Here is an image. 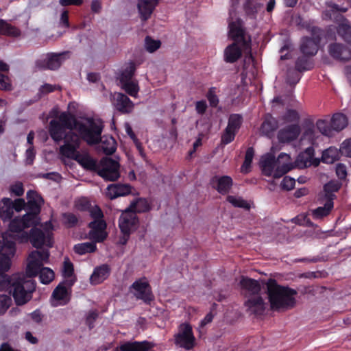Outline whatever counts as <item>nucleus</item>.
Returning <instances> with one entry per match:
<instances>
[{"label":"nucleus","mask_w":351,"mask_h":351,"mask_svg":"<svg viewBox=\"0 0 351 351\" xmlns=\"http://www.w3.org/2000/svg\"><path fill=\"white\" fill-rule=\"evenodd\" d=\"M330 122L333 131L339 132L347 126L348 120L345 114L342 113H336L332 117Z\"/></svg>","instance_id":"obj_38"},{"label":"nucleus","mask_w":351,"mask_h":351,"mask_svg":"<svg viewBox=\"0 0 351 351\" xmlns=\"http://www.w3.org/2000/svg\"><path fill=\"white\" fill-rule=\"evenodd\" d=\"M244 302L245 306L251 313L256 315H261L265 310V303L260 294L247 297Z\"/></svg>","instance_id":"obj_22"},{"label":"nucleus","mask_w":351,"mask_h":351,"mask_svg":"<svg viewBox=\"0 0 351 351\" xmlns=\"http://www.w3.org/2000/svg\"><path fill=\"white\" fill-rule=\"evenodd\" d=\"M329 56L339 62H347L351 60V49L346 44L334 42L327 47Z\"/></svg>","instance_id":"obj_16"},{"label":"nucleus","mask_w":351,"mask_h":351,"mask_svg":"<svg viewBox=\"0 0 351 351\" xmlns=\"http://www.w3.org/2000/svg\"><path fill=\"white\" fill-rule=\"evenodd\" d=\"M85 169L97 173L99 167V163L88 154H80L78 152L75 154L73 158Z\"/></svg>","instance_id":"obj_31"},{"label":"nucleus","mask_w":351,"mask_h":351,"mask_svg":"<svg viewBox=\"0 0 351 351\" xmlns=\"http://www.w3.org/2000/svg\"><path fill=\"white\" fill-rule=\"evenodd\" d=\"M278 121L271 115H267L261 126V132L263 135L269 138H271L274 134V132L278 129Z\"/></svg>","instance_id":"obj_33"},{"label":"nucleus","mask_w":351,"mask_h":351,"mask_svg":"<svg viewBox=\"0 0 351 351\" xmlns=\"http://www.w3.org/2000/svg\"><path fill=\"white\" fill-rule=\"evenodd\" d=\"M319 44L311 39V37L304 36L302 38L300 50L303 55L306 56H314L317 54Z\"/></svg>","instance_id":"obj_30"},{"label":"nucleus","mask_w":351,"mask_h":351,"mask_svg":"<svg viewBox=\"0 0 351 351\" xmlns=\"http://www.w3.org/2000/svg\"><path fill=\"white\" fill-rule=\"evenodd\" d=\"M240 285L245 291L244 295L246 298L260 294L261 287L256 280L243 276L240 280Z\"/></svg>","instance_id":"obj_27"},{"label":"nucleus","mask_w":351,"mask_h":351,"mask_svg":"<svg viewBox=\"0 0 351 351\" xmlns=\"http://www.w3.org/2000/svg\"><path fill=\"white\" fill-rule=\"evenodd\" d=\"M99 316V313L97 310L90 311L88 312L86 317V324L91 330L94 328V322Z\"/></svg>","instance_id":"obj_61"},{"label":"nucleus","mask_w":351,"mask_h":351,"mask_svg":"<svg viewBox=\"0 0 351 351\" xmlns=\"http://www.w3.org/2000/svg\"><path fill=\"white\" fill-rule=\"evenodd\" d=\"M12 255H9L5 253L0 254V272L5 274V271H8L10 267V257Z\"/></svg>","instance_id":"obj_55"},{"label":"nucleus","mask_w":351,"mask_h":351,"mask_svg":"<svg viewBox=\"0 0 351 351\" xmlns=\"http://www.w3.org/2000/svg\"><path fill=\"white\" fill-rule=\"evenodd\" d=\"M281 119L285 123H298L300 120V115L297 110L288 109L282 116Z\"/></svg>","instance_id":"obj_48"},{"label":"nucleus","mask_w":351,"mask_h":351,"mask_svg":"<svg viewBox=\"0 0 351 351\" xmlns=\"http://www.w3.org/2000/svg\"><path fill=\"white\" fill-rule=\"evenodd\" d=\"M138 219L134 210L129 208H125L119 219V227L120 230L134 231L138 224Z\"/></svg>","instance_id":"obj_20"},{"label":"nucleus","mask_w":351,"mask_h":351,"mask_svg":"<svg viewBox=\"0 0 351 351\" xmlns=\"http://www.w3.org/2000/svg\"><path fill=\"white\" fill-rule=\"evenodd\" d=\"M10 285L4 291H8L19 306L23 305L32 298V293L36 290V284L32 279H25L18 275L8 276Z\"/></svg>","instance_id":"obj_4"},{"label":"nucleus","mask_w":351,"mask_h":351,"mask_svg":"<svg viewBox=\"0 0 351 351\" xmlns=\"http://www.w3.org/2000/svg\"><path fill=\"white\" fill-rule=\"evenodd\" d=\"M75 121V116L69 112H62L56 119L51 120L48 132L52 140L57 143L63 141L66 130H74Z\"/></svg>","instance_id":"obj_5"},{"label":"nucleus","mask_w":351,"mask_h":351,"mask_svg":"<svg viewBox=\"0 0 351 351\" xmlns=\"http://www.w3.org/2000/svg\"><path fill=\"white\" fill-rule=\"evenodd\" d=\"M266 286L268 300L272 311H285L295 306V296L298 294L295 289L280 285L274 278H269Z\"/></svg>","instance_id":"obj_1"},{"label":"nucleus","mask_w":351,"mask_h":351,"mask_svg":"<svg viewBox=\"0 0 351 351\" xmlns=\"http://www.w3.org/2000/svg\"><path fill=\"white\" fill-rule=\"evenodd\" d=\"M158 3V0H138L137 8L142 21H147Z\"/></svg>","instance_id":"obj_26"},{"label":"nucleus","mask_w":351,"mask_h":351,"mask_svg":"<svg viewBox=\"0 0 351 351\" xmlns=\"http://www.w3.org/2000/svg\"><path fill=\"white\" fill-rule=\"evenodd\" d=\"M243 122V119L240 114H231L229 116L228 125L221 135V144L228 145L234 140Z\"/></svg>","instance_id":"obj_11"},{"label":"nucleus","mask_w":351,"mask_h":351,"mask_svg":"<svg viewBox=\"0 0 351 351\" xmlns=\"http://www.w3.org/2000/svg\"><path fill=\"white\" fill-rule=\"evenodd\" d=\"M316 128L319 132L326 136H332L334 135L331 122L328 123L326 120L319 119L316 122Z\"/></svg>","instance_id":"obj_43"},{"label":"nucleus","mask_w":351,"mask_h":351,"mask_svg":"<svg viewBox=\"0 0 351 351\" xmlns=\"http://www.w3.org/2000/svg\"><path fill=\"white\" fill-rule=\"evenodd\" d=\"M80 136L73 130L66 132L64 136V144L60 147V154L66 158H73L80 146Z\"/></svg>","instance_id":"obj_14"},{"label":"nucleus","mask_w":351,"mask_h":351,"mask_svg":"<svg viewBox=\"0 0 351 351\" xmlns=\"http://www.w3.org/2000/svg\"><path fill=\"white\" fill-rule=\"evenodd\" d=\"M73 250L77 254L84 255L95 252L97 250V245L95 242L78 243L74 245Z\"/></svg>","instance_id":"obj_42"},{"label":"nucleus","mask_w":351,"mask_h":351,"mask_svg":"<svg viewBox=\"0 0 351 351\" xmlns=\"http://www.w3.org/2000/svg\"><path fill=\"white\" fill-rule=\"evenodd\" d=\"M63 223L69 228L75 227L79 221V218L72 213H64L62 214Z\"/></svg>","instance_id":"obj_47"},{"label":"nucleus","mask_w":351,"mask_h":351,"mask_svg":"<svg viewBox=\"0 0 351 351\" xmlns=\"http://www.w3.org/2000/svg\"><path fill=\"white\" fill-rule=\"evenodd\" d=\"M210 185L221 195L230 193L232 185V178L229 176H214L210 180Z\"/></svg>","instance_id":"obj_19"},{"label":"nucleus","mask_w":351,"mask_h":351,"mask_svg":"<svg viewBox=\"0 0 351 351\" xmlns=\"http://www.w3.org/2000/svg\"><path fill=\"white\" fill-rule=\"evenodd\" d=\"M63 276L66 278L72 277L74 274L73 264L67 258L63 263Z\"/></svg>","instance_id":"obj_59"},{"label":"nucleus","mask_w":351,"mask_h":351,"mask_svg":"<svg viewBox=\"0 0 351 351\" xmlns=\"http://www.w3.org/2000/svg\"><path fill=\"white\" fill-rule=\"evenodd\" d=\"M9 239L8 237H3V250L5 254L14 256L16 251V244L13 241L14 239Z\"/></svg>","instance_id":"obj_54"},{"label":"nucleus","mask_w":351,"mask_h":351,"mask_svg":"<svg viewBox=\"0 0 351 351\" xmlns=\"http://www.w3.org/2000/svg\"><path fill=\"white\" fill-rule=\"evenodd\" d=\"M309 57L305 55L299 56L295 63V69L300 73L312 69L313 64L310 61Z\"/></svg>","instance_id":"obj_41"},{"label":"nucleus","mask_w":351,"mask_h":351,"mask_svg":"<svg viewBox=\"0 0 351 351\" xmlns=\"http://www.w3.org/2000/svg\"><path fill=\"white\" fill-rule=\"evenodd\" d=\"M132 186L129 184H112L108 185L106 195L110 199H116L121 196H126L131 193Z\"/></svg>","instance_id":"obj_25"},{"label":"nucleus","mask_w":351,"mask_h":351,"mask_svg":"<svg viewBox=\"0 0 351 351\" xmlns=\"http://www.w3.org/2000/svg\"><path fill=\"white\" fill-rule=\"evenodd\" d=\"M74 284L73 280H66L60 282L53 289L51 296V304L53 307L66 305L71 299V287Z\"/></svg>","instance_id":"obj_8"},{"label":"nucleus","mask_w":351,"mask_h":351,"mask_svg":"<svg viewBox=\"0 0 351 351\" xmlns=\"http://www.w3.org/2000/svg\"><path fill=\"white\" fill-rule=\"evenodd\" d=\"M110 272V267L108 264H103L94 269L90 280L93 284H100L109 277Z\"/></svg>","instance_id":"obj_32"},{"label":"nucleus","mask_w":351,"mask_h":351,"mask_svg":"<svg viewBox=\"0 0 351 351\" xmlns=\"http://www.w3.org/2000/svg\"><path fill=\"white\" fill-rule=\"evenodd\" d=\"M300 134V128L298 124H293L280 130L277 137L280 143H290L297 139Z\"/></svg>","instance_id":"obj_24"},{"label":"nucleus","mask_w":351,"mask_h":351,"mask_svg":"<svg viewBox=\"0 0 351 351\" xmlns=\"http://www.w3.org/2000/svg\"><path fill=\"white\" fill-rule=\"evenodd\" d=\"M88 227L90 229L88 233L90 239L95 242L101 243L107 238V223L104 219L93 220L88 223Z\"/></svg>","instance_id":"obj_18"},{"label":"nucleus","mask_w":351,"mask_h":351,"mask_svg":"<svg viewBox=\"0 0 351 351\" xmlns=\"http://www.w3.org/2000/svg\"><path fill=\"white\" fill-rule=\"evenodd\" d=\"M334 203L331 200H325L323 206H319L312 211V216L314 219H321L328 216L333 208Z\"/></svg>","instance_id":"obj_36"},{"label":"nucleus","mask_w":351,"mask_h":351,"mask_svg":"<svg viewBox=\"0 0 351 351\" xmlns=\"http://www.w3.org/2000/svg\"><path fill=\"white\" fill-rule=\"evenodd\" d=\"M114 106L119 112L123 114L130 113L134 107L130 99L123 93H117L114 95Z\"/></svg>","instance_id":"obj_28"},{"label":"nucleus","mask_w":351,"mask_h":351,"mask_svg":"<svg viewBox=\"0 0 351 351\" xmlns=\"http://www.w3.org/2000/svg\"><path fill=\"white\" fill-rule=\"evenodd\" d=\"M218 92L217 88L216 87H210L207 93L206 98L209 101L210 106L213 108H216L219 102V98L217 95V93Z\"/></svg>","instance_id":"obj_52"},{"label":"nucleus","mask_w":351,"mask_h":351,"mask_svg":"<svg viewBox=\"0 0 351 351\" xmlns=\"http://www.w3.org/2000/svg\"><path fill=\"white\" fill-rule=\"evenodd\" d=\"M130 210H134L135 214L146 213L150 210L151 206L145 199L139 198L132 202L128 207Z\"/></svg>","instance_id":"obj_40"},{"label":"nucleus","mask_w":351,"mask_h":351,"mask_svg":"<svg viewBox=\"0 0 351 351\" xmlns=\"http://www.w3.org/2000/svg\"><path fill=\"white\" fill-rule=\"evenodd\" d=\"M300 72L297 71L295 69H289L287 73V83L291 86H294L298 84L301 78Z\"/></svg>","instance_id":"obj_49"},{"label":"nucleus","mask_w":351,"mask_h":351,"mask_svg":"<svg viewBox=\"0 0 351 351\" xmlns=\"http://www.w3.org/2000/svg\"><path fill=\"white\" fill-rule=\"evenodd\" d=\"M262 6L263 4L259 3L258 0H245L243 4V10L247 16L251 19H255L258 10Z\"/></svg>","instance_id":"obj_37"},{"label":"nucleus","mask_w":351,"mask_h":351,"mask_svg":"<svg viewBox=\"0 0 351 351\" xmlns=\"http://www.w3.org/2000/svg\"><path fill=\"white\" fill-rule=\"evenodd\" d=\"M337 34L351 47V24L341 25L337 29Z\"/></svg>","instance_id":"obj_46"},{"label":"nucleus","mask_w":351,"mask_h":351,"mask_svg":"<svg viewBox=\"0 0 351 351\" xmlns=\"http://www.w3.org/2000/svg\"><path fill=\"white\" fill-rule=\"evenodd\" d=\"M226 199L234 207L244 208L247 210L250 209L249 203L241 197L228 195Z\"/></svg>","instance_id":"obj_45"},{"label":"nucleus","mask_w":351,"mask_h":351,"mask_svg":"<svg viewBox=\"0 0 351 351\" xmlns=\"http://www.w3.org/2000/svg\"><path fill=\"white\" fill-rule=\"evenodd\" d=\"M74 130L88 145H96L101 141L103 126L97 124L93 119H88V123H86L75 117Z\"/></svg>","instance_id":"obj_6"},{"label":"nucleus","mask_w":351,"mask_h":351,"mask_svg":"<svg viewBox=\"0 0 351 351\" xmlns=\"http://www.w3.org/2000/svg\"><path fill=\"white\" fill-rule=\"evenodd\" d=\"M27 199L26 217H29L38 223L39 219L38 216L40 213L44 200L40 194L33 190H29L27 192Z\"/></svg>","instance_id":"obj_12"},{"label":"nucleus","mask_w":351,"mask_h":351,"mask_svg":"<svg viewBox=\"0 0 351 351\" xmlns=\"http://www.w3.org/2000/svg\"><path fill=\"white\" fill-rule=\"evenodd\" d=\"M14 209L12 206V199L8 197H3L1 201L0 218L3 221L10 220L13 216Z\"/></svg>","instance_id":"obj_35"},{"label":"nucleus","mask_w":351,"mask_h":351,"mask_svg":"<svg viewBox=\"0 0 351 351\" xmlns=\"http://www.w3.org/2000/svg\"><path fill=\"white\" fill-rule=\"evenodd\" d=\"M341 182L336 180H330L325 184L323 188L324 192V199L331 200V202H333L336 197L335 193L339 191L341 188Z\"/></svg>","instance_id":"obj_34"},{"label":"nucleus","mask_w":351,"mask_h":351,"mask_svg":"<svg viewBox=\"0 0 351 351\" xmlns=\"http://www.w3.org/2000/svg\"><path fill=\"white\" fill-rule=\"evenodd\" d=\"M37 222L29 217H26L25 214L22 217H15L10 220L8 230L11 232L8 237L16 241H19L18 236L21 235L24 230L34 226H36Z\"/></svg>","instance_id":"obj_15"},{"label":"nucleus","mask_w":351,"mask_h":351,"mask_svg":"<svg viewBox=\"0 0 351 351\" xmlns=\"http://www.w3.org/2000/svg\"><path fill=\"white\" fill-rule=\"evenodd\" d=\"M75 206L77 210L84 212L88 211L92 205L88 199L82 197L75 202Z\"/></svg>","instance_id":"obj_58"},{"label":"nucleus","mask_w":351,"mask_h":351,"mask_svg":"<svg viewBox=\"0 0 351 351\" xmlns=\"http://www.w3.org/2000/svg\"><path fill=\"white\" fill-rule=\"evenodd\" d=\"M21 30L3 19H0V35L11 37H19L21 35Z\"/></svg>","instance_id":"obj_39"},{"label":"nucleus","mask_w":351,"mask_h":351,"mask_svg":"<svg viewBox=\"0 0 351 351\" xmlns=\"http://www.w3.org/2000/svg\"><path fill=\"white\" fill-rule=\"evenodd\" d=\"M311 34L312 36V37H311V39H313L317 43L320 44L323 36V30L319 27L314 26L312 27L311 29Z\"/></svg>","instance_id":"obj_63"},{"label":"nucleus","mask_w":351,"mask_h":351,"mask_svg":"<svg viewBox=\"0 0 351 351\" xmlns=\"http://www.w3.org/2000/svg\"><path fill=\"white\" fill-rule=\"evenodd\" d=\"M260 167L264 176L274 178H281L293 168L289 155L285 153H280L277 158L271 154H266L262 157Z\"/></svg>","instance_id":"obj_3"},{"label":"nucleus","mask_w":351,"mask_h":351,"mask_svg":"<svg viewBox=\"0 0 351 351\" xmlns=\"http://www.w3.org/2000/svg\"><path fill=\"white\" fill-rule=\"evenodd\" d=\"M135 351H149L153 347V344L147 341H134Z\"/></svg>","instance_id":"obj_62"},{"label":"nucleus","mask_w":351,"mask_h":351,"mask_svg":"<svg viewBox=\"0 0 351 351\" xmlns=\"http://www.w3.org/2000/svg\"><path fill=\"white\" fill-rule=\"evenodd\" d=\"M90 217L93 220L104 219V213L101 209L98 206H91L88 210Z\"/></svg>","instance_id":"obj_64"},{"label":"nucleus","mask_w":351,"mask_h":351,"mask_svg":"<svg viewBox=\"0 0 351 351\" xmlns=\"http://www.w3.org/2000/svg\"><path fill=\"white\" fill-rule=\"evenodd\" d=\"M180 331L175 336L176 343L186 350H191L195 346V337L192 327L189 324L180 325Z\"/></svg>","instance_id":"obj_17"},{"label":"nucleus","mask_w":351,"mask_h":351,"mask_svg":"<svg viewBox=\"0 0 351 351\" xmlns=\"http://www.w3.org/2000/svg\"><path fill=\"white\" fill-rule=\"evenodd\" d=\"M145 48L147 51L153 53L160 48L161 43L160 40H154L149 36L145 38Z\"/></svg>","instance_id":"obj_56"},{"label":"nucleus","mask_w":351,"mask_h":351,"mask_svg":"<svg viewBox=\"0 0 351 351\" xmlns=\"http://www.w3.org/2000/svg\"><path fill=\"white\" fill-rule=\"evenodd\" d=\"M240 43H232L227 46L224 50V61L227 63H234L242 56L243 48L239 47Z\"/></svg>","instance_id":"obj_29"},{"label":"nucleus","mask_w":351,"mask_h":351,"mask_svg":"<svg viewBox=\"0 0 351 351\" xmlns=\"http://www.w3.org/2000/svg\"><path fill=\"white\" fill-rule=\"evenodd\" d=\"M229 34L233 40V43H240L241 47L244 49H250V39L245 38L244 30L234 22L229 23Z\"/></svg>","instance_id":"obj_21"},{"label":"nucleus","mask_w":351,"mask_h":351,"mask_svg":"<svg viewBox=\"0 0 351 351\" xmlns=\"http://www.w3.org/2000/svg\"><path fill=\"white\" fill-rule=\"evenodd\" d=\"M338 154L336 149L329 148L322 154V161L325 163L331 164L337 160Z\"/></svg>","instance_id":"obj_51"},{"label":"nucleus","mask_w":351,"mask_h":351,"mask_svg":"<svg viewBox=\"0 0 351 351\" xmlns=\"http://www.w3.org/2000/svg\"><path fill=\"white\" fill-rule=\"evenodd\" d=\"M254 156V149L252 147H250L247 149L243 163L241 166V171L243 173L249 172L252 160Z\"/></svg>","instance_id":"obj_44"},{"label":"nucleus","mask_w":351,"mask_h":351,"mask_svg":"<svg viewBox=\"0 0 351 351\" xmlns=\"http://www.w3.org/2000/svg\"><path fill=\"white\" fill-rule=\"evenodd\" d=\"M126 93L132 97H135L138 92V86L132 80L121 82Z\"/></svg>","instance_id":"obj_53"},{"label":"nucleus","mask_w":351,"mask_h":351,"mask_svg":"<svg viewBox=\"0 0 351 351\" xmlns=\"http://www.w3.org/2000/svg\"><path fill=\"white\" fill-rule=\"evenodd\" d=\"M49 258L48 250H34L29 255V262L26 273L28 277L39 276L41 283L49 284L54 278V272L49 267H43V263H47Z\"/></svg>","instance_id":"obj_2"},{"label":"nucleus","mask_w":351,"mask_h":351,"mask_svg":"<svg viewBox=\"0 0 351 351\" xmlns=\"http://www.w3.org/2000/svg\"><path fill=\"white\" fill-rule=\"evenodd\" d=\"M130 289L135 291L134 295L138 300H143L147 304H150L154 300L152 287L145 277L135 280Z\"/></svg>","instance_id":"obj_13"},{"label":"nucleus","mask_w":351,"mask_h":351,"mask_svg":"<svg viewBox=\"0 0 351 351\" xmlns=\"http://www.w3.org/2000/svg\"><path fill=\"white\" fill-rule=\"evenodd\" d=\"M68 54V51L43 54L36 60V66L40 70H56L60 67Z\"/></svg>","instance_id":"obj_9"},{"label":"nucleus","mask_w":351,"mask_h":351,"mask_svg":"<svg viewBox=\"0 0 351 351\" xmlns=\"http://www.w3.org/2000/svg\"><path fill=\"white\" fill-rule=\"evenodd\" d=\"M315 150L313 147H307L300 152L297 157L296 164L300 168H306L311 165L318 166L319 160L314 157Z\"/></svg>","instance_id":"obj_23"},{"label":"nucleus","mask_w":351,"mask_h":351,"mask_svg":"<svg viewBox=\"0 0 351 351\" xmlns=\"http://www.w3.org/2000/svg\"><path fill=\"white\" fill-rule=\"evenodd\" d=\"M135 71V63L133 62H130L129 65L122 71L121 74V82L132 80Z\"/></svg>","instance_id":"obj_50"},{"label":"nucleus","mask_w":351,"mask_h":351,"mask_svg":"<svg viewBox=\"0 0 351 351\" xmlns=\"http://www.w3.org/2000/svg\"><path fill=\"white\" fill-rule=\"evenodd\" d=\"M119 163L110 158H104L99 162L97 174L106 181H116L120 177Z\"/></svg>","instance_id":"obj_10"},{"label":"nucleus","mask_w":351,"mask_h":351,"mask_svg":"<svg viewBox=\"0 0 351 351\" xmlns=\"http://www.w3.org/2000/svg\"><path fill=\"white\" fill-rule=\"evenodd\" d=\"M0 90L10 91L12 90V84L10 78L5 74L0 73Z\"/></svg>","instance_id":"obj_57"},{"label":"nucleus","mask_w":351,"mask_h":351,"mask_svg":"<svg viewBox=\"0 0 351 351\" xmlns=\"http://www.w3.org/2000/svg\"><path fill=\"white\" fill-rule=\"evenodd\" d=\"M30 230L29 232H23L18 236L20 243L30 242L35 248H41L44 245L48 247H52L53 239L51 234L49 232H45L43 230L35 227Z\"/></svg>","instance_id":"obj_7"},{"label":"nucleus","mask_w":351,"mask_h":351,"mask_svg":"<svg viewBox=\"0 0 351 351\" xmlns=\"http://www.w3.org/2000/svg\"><path fill=\"white\" fill-rule=\"evenodd\" d=\"M11 304V298L5 294H0V315L4 314Z\"/></svg>","instance_id":"obj_60"}]
</instances>
